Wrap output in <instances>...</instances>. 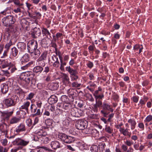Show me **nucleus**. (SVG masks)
Here are the masks:
<instances>
[{
    "label": "nucleus",
    "instance_id": "aec40b11",
    "mask_svg": "<svg viewBox=\"0 0 152 152\" xmlns=\"http://www.w3.org/2000/svg\"><path fill=\"white\" fill-rule=\"evenodd\" d=\"M61 144L58 141H52L50 143V146L54 150L61 148Z\"/></svg>",
    "mask_w": 152,
    "mask_h": 152
},
{
    "label": "nucleus",
    "instance_id": "c03bdc74",
    "mask_svg": "<svg viewBox=\"0 0 152 152\" xmlns=\"http://www.w3.org/2000/svg\"><path fill=\"white\" fill-rule=\"evenodd\" d=\"M90 150L91 152H99L98 146L95 145L91 146Z\"/></svg>",
    "mask_w": 152,
    "mask_h": 152
},
{
    "label": "nucleus",
    "instance_id": "1a4fd4ad",
    "mask_svg": "<svg viewBox=\"0 0 152 152\" xmlns=\"http://www.w3.org/2000/svg\"><path fill=\"white\" fill-rule=\"evenodd\" d=\"M83 111L82 110L76 107L75 104L70 111V114L71 115L75 117H80L83 115Z\"/></svg>",
    "mask_w": 152,
    "mask_h": 152
},
{
    "label": "nucleus",
    "instance_id": "412c9836",
    "mask_svg": "<svg viewBox=\"0 0 152 152\" xmlns=\"http://www.w3.org/2000/svg\"><path fill=\"white\" fill-rule=\"evenodd\" d=\"M8 126L5 122H3L0 125V131L6 135L7 132V128Z\"/></svg>",
    "mask_w": 152,
    "mask_h": 152
},
{
    "label": "nucleus",
    "instance_id": "20e7f679",
    "mask_svg": "<svg viewBox=\"0 0 152 152\" xmlns=\"http://www.w3.org/2000/svg\"><path fill=\"white\" fill-rule=\"evenodd\" d=\"M75 63L74 59L72 58L69 62L70 66L66 67V70L69 74L72 81H76L79 78L77 69H73L70 66H72Z\"/></svg>",
    "mask_w": 152,
    "mask_h": 152
},
{
    "label": "nucleus",
    "instance_id": "f704fd0d",
    "mask_svg": "<svg viewBox=\"0 0 152 152\" xmlns=\"http://www.w3.org/2000/svg\"><path fill=\"white\" fill-rule=\"evenodd\" d=\"M75 139L74 137L67 135L64 142L66 143H71L74 142Z\"/></svg>",
    "mask_w": 152,
    "mask_h": 152
},
{
    "label": "nucleus",
    "instance_id": "f257e3e1",
    "mask_svg": "<svg viewBox=\"0 0 152 152\" xmlns=\"http://www.w3.org/2000/svg\"><path fill=\"white\" fill-rule=\"evenodd\" d=\"M7 16L10 27L5 28L4 37L9 39L11 37L14 38L17 37L18 35L17 30L14 28L13 25L16 22L15 18L12 15H9Z\"/></svg>",
    "mask_w": 152,
    "mask_h": 152
},
{
    "label": "nucleus",
    "instance_id": "4be33fe9",
    "mask_svg": "<svg viewBox=\"0 0 152 152\" xmlns=\"http://www.w3.org/2000/svg\"><path fill=\"white\" fill-rule=\"evenodd\" d=\"M29 57L28 54L26 53L20 59V63L22 64H24L29 61Z\"/></svg>",
    "mask_w": 152,
    "mask_h": 152
},
{
    "label": "nucleus",
    "instance_id": "bb28decb",
    "mask_svg": "<svg viewBox=\"0 0 152 152\" xmlns=\"http://www.w3.org/2000/svg\"><path fill=\"white\" fill-rule=\"evenodd\" d=\"M8 69L10 70V73L11 74L15 72L17 70V69L16 66V64L14 62H11Z\"/></svg>",
    "mask_w": 152,
    "mask_h": 152
},
{
    "label": "nucleus",
    "instance_id": "6e6d98bb",
    "mask_svg": "<svg viewBox=\"0 0 152 152\" xmlns=\"http://www.w3.org/2000/svg\"><path fill=\"white\" fill-rule=\"evenodd\" d=\"M61 101L63 102H64V103L68 102L69 100V99L65 95L62 96L61 97Z\"/></svg>",
    "mask_w": 152,
    "mask_h": 152
},
{
    "label": "nucleus",
    "instance_id": "79ce46f5",
    "mask_svg": "<svg viewBox=\"0 0 152 152\" xmlns=\"http://www.w3.org/2000/svg\"><path fill=\"white\" fill-rule=\"evenodd\" d=\"M29 22L25 18H22L20 19V24L21 25L22 27L24 28L25 26L28 25Z\"/></svg>",
    "mask_w": 152,
    "mask_h": 152
},
{
    "label": "nucleus",
    "instance_id": "49530a36",
    "mask_svg": "<svg viewBox=\"0 0 152 152\" xmlns=\"http://www.w3.org/2000/svg\"><path fill=\"white\" fill-rule=\"evenodd\" d=\"M47 55L48 52L46 51H45L43 52L39 58L45 60L46 59Z\"/></svg>",
    "mask_w": 152,
    "mask_h": 152
},
{
    "label": "nucleus",
    "instance_id": "6e6552de",
    "mask_svg": "<svg viewBox=\"0 0 152 152\" xmlns=\"http://www.w3.org/2000/svg\"><path fill=\"white\" fill-rule=\"evenodd\" d=\"M28 51L33 53V52L38 48V44L36 41L31 40L28 42L27 45Z\"/></svg>",
    "mask_w": 152,
    "mask_h": 152
},
{
    "label": "nucleus",
    "instance_id": "423d86ee",
    "mask_svg": "<svg viewBox=\"0 0 152 152\" xmlns=\"http://www.w3.org/2000/svg\"><path fill=\"white\" fill-rule=\"evenodd\" d=\"M113 111L114 110L112 105L105 102L103 103L102 110H101L100 113L104 117H107L110 112L112 113Z\"/></svg>",
    "mask_w": 152,
    "mask_h": 152
},
{
    "label": "nucleus",
    "instance_id": "a211bd4d",
    "mask_svg": "<svg viewBox=\"0 0 152 152\" xmlns=\"http://www.w3.org/2000/svg\"><path fill=\"white\" fill-rule=\"evenodd\" d=\"M75 105L73 103L69 102L64 103L63 105V109L66 111V112H69Z\"/></svg>",
    "mask_w": 152,
    "mask_h": 152
},
{
    "label": "nucleus",
    "instance_id": "4d7b16f0",
    "mask_svg": "<svg viewBox=\"0 0 152 152\" xmlns=\"http://www.w3.org/2000/svg\"><path fill=\"white\" fill-rule=\"evenodd\" d=\"M94 96L96 99V102H97V99L99 100V99H102L104 97V95L103 94H102L100 95H97Z\"/></svg>",
    "mask_w": 152,
    "mask_h": 152
},
{
    "label": "nucleus",
    "instance_id": "f3484780",
    "mask_svg": "<svg viewBox=\"0 0 152 152\" xmlns=\"http://www.w3.org/2000/svg\"><path fill=\"white\" fill-rule=\"evenodd\" d=\"M61 78L62 83L65 85H68L70 83L69 76L66 73H63L62 74Z\"/></svg>",
    "mask_w": 152,
    "mask_h": 152
},
{
    "label": "nucleus",
    "instance_id": "8fccbe9b",
    "mask_svg": "<svg viewBox=\"0 0 152 152\" xmlns=\"http://www.w3.org/2000/svg\"><path fill=\"white\" fill-rule=\"evenodd\" d=\"M14 81L12 78H9L8 79V81L7 82V84H6L7 85L8 87L9 86L10 87L12 86L14 84Z\"/></svg>",
    "mask_w": 152,
    "mask_h": 152
},
{
    "label": "nucleus",
    "instance_id": "cd10ccee",
    "mask_svg": "<svg viewBox=\"0 0 152 152\" xmlns=\"http://www.w3.org/2000/svg\"><path fill=\"white\" fill-rule=\"evenodd\" d=\"M19 53L18 49L15 47H14L11 49L10 52V56L13 57H16Z\"/></svg>",
    "mask_w": 152,
    "mask_h": 152
},
{
    "label": "nucleus",
    "instance_id": "9b49d317",
    "mask_svg": "<svg viewBox=\"0 0 152 152\" xmlns=\"http://www.w3.org/2000/svg\"><path fill=\"white\" fill-rule=\"evenodd\" d=\"M26 130V128L25 125L23 123H21L16 127L14 132L15 134L17 135L20 133L25 132Z\"/></svg>",
    "mask_w": 152,
    "mask_h": 152
},
{
    "label": "nucleus",
    "instance_id": "5fc2aeb1",
    "mask_svg": "<svg viewBox=\"0 0 152 152\" xmlns=\"http://www.w3.org/2000/svg\"><path fill=\"white\" fill-rule=\"evenodd\" d=\"M101 46V49L102 50H105L107 48V45L106 43V42H102V43L99 44Z\"/></svg>",
    "mask_w": 152,
    "mask_h": 152
},
{
    "label": "nucleus",
    "instance_id": "37998d69",
    "mask_svg": "<svg viewBox=\"0 0 152 152\" xmlns=\"http://www.w3.org/2000/svg\"><path fill=\"white\" fill-rule=\"evenodd\" d=\"M39 121V118L38 117H36L35 118L34 120V122L33 124V126L31 127V128L29 129H28L27 130L26 132V134H27L29 133L31 129H32L33 127V126H34L35 124H37Z\"/></svg>",
    "mask_w": 152,
    "mask_h": 152
},
{
    "label": "nucleus",
    "instance_id": "e2e57ef3",
    "mask_svg": "<svg viewBox=\"0 0 152 152\" xmlns=\"http://www.w3.org/2000/svg\"><path fill=\"white\" fill-rule=\"evenodd\" d=\"M26 122L27 125L28 127H30L31 126L32 124L31 119L30 118L26 120Z\"/></svg>",
    "mask_w": 152,
    "mask_h": 152
},
{
    "label": "nucleus",
    "instance_id": "09e8293b",
    "mask_svg": "<svg viewBox=\"0 0 152 152\" xmlns=\"http://www.w3.org/2000/svg\"><path fill=\"white\" fill-rule=\"evenodd\" d=\"M50 45L51 46V47L55 48V51L54 52L56 54H57V50H58V49L57 48V46L56 43V42L51 41V43H50Z\"/></svg>",
    "mask_w": 152,
    "mask_h": 152
},
{
    "label": "nucleus",
    "instance_id": "f8f14e48",
    "mask_svg": "<svg viewBox=\"0 0 152 152\" xmlns=\"http://www.w3.org/2000/svg\"><path fill=\"white\" fill-rule=\"evenodd\" d=\"M13 113V111L8 112L6 111L1 112L2 120L8 121Z\"/></svg>",
    "mask_w": 152,
    "mask_h": 152
},
{
    "label": "nucleus",
    "instance_id": "338daca9",
    "mask_svg": "<svg viewBox=\"0 0 152 152\" xmlns=\"http://www.w3.org/2000/svg\"><path fill=\"white\" fill-rule=\"evenodd\" d=\"M41 114L42 113L40 112V109H38L37 110L36 113L33 115V116L34 117L36 116H39L41 115Z\"/></svg>",
    "mask_w": 152,
    "mask_h": 152
},
{
    "label": "nucleus",
    "instance_id": "7ed1b4c3",
    "mask_svg": "<svg viewBox=\"0 0 152 152\" xmlns=\"http://www.w3.org/2000/svg\"><path fill=\"white\" fill-rule=\"evenodd\" d=\"M35 74L32 72H26L22 73L20 78L21 80L20 85L24 88H26L30 83L31 80L34 78Z\"/></svg>",
    "mask_w": 152,
    "mask_h": 152
},
{
    "label": "nucleus",
    "instance_id": "c756f323",
    "mask_svg": "<svg viewBox=\"0 0 152 152\" xmlns=\"http://www.w3.org/2000/svg\"><path fill=\"white\" fill-rule=\"evenodd\" d=\"M8 17L7 16L2 18L1 20V22L3 26L7 27H10Z\"/></svg>",
    "mask_w": 152,
    "mask_h": 152
},
{
    "label": "nucleus",
    "instance_id": "b1692460",
    "mask_svg": "<svg viewBox=\"0 0 152 152\" xmlns=\"http://www.w3.org/2000/svg\"><path fill=\"white\" fill-rule=\"evenodd\" d=\"M21 119L19 117L13 116L10 120L9 123L10 124H15L20 122Z\"/></svg>",
    "mask_w": 152,
    "mask_h": 152
},
{
    "label": "nucleus",
    "instance_id": "4468645a",
    "mask_svg": "<svg viewBox=\"0 0 152 152\" xmlns=\"http://www.w3.org/2000/svg\"><path fill=\"white\" fill-rule=\"evenodd\" d=\"M30 103L29 102L27 101L25 102L20 107V112H23V114L25 115L26 112L23 111L22 110H25L27 112H28V107L30 106Z\"/></svg>",
    "mask_w": 152,
    "mask_h": 152
},
{
    "label": "nucleus",
    "instance_id": "39448f33",
    "mask_svg": "<svg viewBox=\"0 0 152 152\" xmlns=\"http://www.w3.org/2000/svg\"><path fill=\"white\" fill-rule=\"evenodd\" d=\"M19 101V98L16 95H13L10 98L5 99L3 101L7 107L15 106Z\"/></svg>",
    "mask_w": 152,
    "mask_h": 152
},
{
    "label": "nucleus",
    "instance_id": "473e14b6",
    "mask_svg": "<svg viewBox=\"0 0 152 152\" xmlns=\"http://www.w3.org/2000/svg\"><path fill=\"white\" fill-rule=\"evenodd\" d=\"M1 92L4 94H6L9 90V87L6 83L2 84L1 86Z\"/></svg>",
    "mask_w": 152,
    "mask_h": 152
},
{
    "label": "nucleus",
    "instance_id": "a18cd8bd",
    "mask_svg": "<svg viewBox=\"0 0 152 152\" xmlns=\"http://www.w3.org/2000/svg\"><path fill=\"white\" fill-rule=\"evenodd\" d=\"M105 131L110 134H112V136H113V130L112 127L110 126H106L105 129Z\"/></svg>",
    "mask_w": 152,
    "mask_h": 152
},
{
    "label": "nucleus",
    "instance_id": "0eeeda50",
    "mask_svg": "<svg viewBox=\"0 0 152 152\" xmlns=\"http://www.w3.org/2000/svg\"><path fill=\"white\" fill-rule=\"evenodd\" d=\"M88 122L86 120L79 119L76 122L75 126L76 128L79 130H84L87 128Z\"/></svg>",
    "mask_w": 152,
    "mask_h": 152
},
{
    "label": "nucleus",
    "instance_id": "3c124183",
    "mask_svg": "<svg viewBox=\"0 0 152 152\" xmlns=\"http://www.w3.org/2000/svg\"><path fill=\"white\" fill-rule=\"evenodd\" d=\"M34 63L33 61H31L28 63L26 64L24 66L21 67V69L23 70H25L28 67L30 66L31 65H32Z\"/></svg>",
    "mask_w": 152,
    "mask_h": 152
},
{
    "label": "nucleus",
    "instance_id": "5701e85b",
    "mask_svg": "<svg viewBox=\"0 0 152 152\" xmlns=\"http://www.w3.org/2000/svg\"><path fill=\"white\" fill-rule=\"evenodd\" d=\"M42 31L43 36H45L47 38L49 39L51 38V34L47 28H42Z\"/></svg>",
    "mask_w": 152,
    "mask_h": 152
},
{
    "label": "nucleus",
    "instance_id": "58836bf2",
    "mask_svg": "<svg viewBox=\"0 0 152 152\" xmlns=\"http://www.w3.org/2000/svg\"><path fill=\"white\" fill-rule=\"evenodd\" d=\"M60 69L61 71L64 70V66L66 64V62L63 61V58L60 59Z\"/></svg>",
    "mask_w": 152,
    "mask_h": 152
},
{
    "label": "nucleus",
    "instance_id": "c9c22d12",
    "mask_svg": "<svg viewBox=\"0 0 152 152\" xmlns=\"http://www.w3.org/2000/svg\"><path fill=\"white\" fill-rule=\"evenodd\" d=\"M43 70V67L38 65L34 67L33 71L34 72L36 73H40L42 72Z\"/></svg>",
    "mask_w": 152,
    "mask_h": 152
},
{
    "label": "nucleus",
    "instance_id": "2eb2a0df",
    "mask_svg": "<svg viewBox=\"0 0 152 152\" xmlns=\"http://www.w3.org/2000/svg\"><path fill=\"white\" fill-rule=\"evenodd\" d=\"M11 62L7 59L3 60L0 64V67L1 69H8Z\"/></svg>",
    "mask_w": 152,
    "mask_h": 152
},
{
    "label": "nucleus",
    "instance_id": "603ef678",
    "mask_svg": "<svg viewBox=\"0 0 152 152\" xmlns=\"http://www.w3.org/2000/svg\"><path fill=\"white\" fill-rule=\"evenodd\" d=\"M69 120L68 119H66L63 121L62 124L64 126L67 127L69 125Z\"/></svg>",
    "mask_w": 152,
    "mask_h": 152
},
{
    "label": "nucleus",
    "instance_id": "4c0bfd02",
    "mask_svg": "<svg viewBox=\"0 0 152 152\" xmlns=\"http://www.w3.org/2000/svg\"><path fill=\"white\" fill-rule=\"evenodd\" d=\"M67 135L63 133H59L58 134V137L63 142H64Z\"/></svg>",
    "mask_w": 152,
    "mask_h": 152
},
{
    "label": "nucleus",
    "instance_id": "393cba45",
    "mask_svg": "<svg viewBox=\"0 0 152 152\" xmlns=\"http://www.w3.org/2000/svg\"><path fill=\"white\" fill-rule=\"evenodd\" d=\"M58 100L57 96L54 95H51L48 100V101L49 104H52L56 103Z\"/></svg>",
    "mask_w": 152,
    "mask_h": 152
},
{
    "label": "nucleus",
    "instance_id": "13d9d810",
    "mask_svg": "<svg viewBox=\"0 0 152 152\" xmlns=\"http://www.w3.org/2000/svg\"><path fill=\"white\" fill-rule=\"evenodd\" d=\"M139 98V97L138 96H135L131 98V99L133 102H134L137 103L138 101Z\"/></svg>",
    "mask_w": 152,
    "mask_h": 152
},
{
    "label": "nucleus",
    "instance_id": "69168bd1",
    "mask_svg": "<svg viewBox=\"0 0 152 152\" xmlns=\"http://www.w3.org/2000/svg\"><path fill=\"white\" fill-rule=\"evenodd\" d=\"M97 117V115L96 114H91L88 116L89 118L91 119H96Z\"/></svg>",
    "mask_w": 152,
    "mask_h": 152
},
{
    "label": "nucleus",
    "instance_id": "052dcab7",
    "mask_svg": "<svg viewBox=\"0 0 152 152\" xmlns=\"http://www.w3.org/2000/svg\"><path fill=\"white\" fill-rule=\"evenodd\" d=\"M152 121V115H149L147 116L145 119L144 120V121L145 122H149Z\"/></svg>",
    "mask_w": 152,
    "mask_h": 152
},
{
    "label": "nucleus",
    "instance_id": "72a5a7b5",
    "mask_svg": "<svg viewBox=\"0 0 152 152\" xmlns=\"http://www.w3.org/2000/svg\"><path fill=\"white\" fill-rule=\"evenodd\" d=\"M58 83H52L49 86L50 89L52 91L57 90L58 89Z\"/></svg>",
    "mask_w": 152,
    "mask_h": 152
},
{
    "label": "nucleus",
    "instance_id": "ea45409f",
    "mask_svg": "<svg viewBox=\"0 0 152 152\" xmlns=\"http://www.w3.org/2000/svg\"><path fill=\"white\" fill-rule=\"evenodd\" d=\"M17 37H14V38H12V37H11L10 38V39H10V40L9 42V43H7L5 45V48L6 49V50H9V49L10 47V46L12 45V41L13 40L12 39H14V38H15ZM7 39H8L7 38Z\"/></svg>",
    "mask_w": 152,
    "mask_h": 152
},
{
    "label": "nucleus",
    "instance_id": "774afa93",
    "mask_svg": "<svg viewBox=\"0 0 152 152\" xmlns=\"http://www.w3.org/2000/svg\"><path fill=\"white\" fill-rule=\"evenodd\" d=\"M31 86L33 88H34V87L35 86V80L34 79V78H33L31 80Z\"/></svg>",
    "mask_w": 152,
    "mask_h": 152
},
{
    "label": "nucleus",
    "instance_id": "dca6fc26",
    "mask_svg": "<svg viewBox=\"0 0 152 152\" xmlns=\"http://www.w3.org/2000/svg\"><path fill=\"white\" fill-rule=\"evenodd\" d=\"M67 93L70 97L74 99L77 96V91L76 90L70 88L66 90Z\"/></svg>",
    "mask_w": 152,
    "mask_h": 152
},
{
    "label": "nucleus",
    "instance_id": "a19ab883",
    "mask_svg": "<svg viewBox=\"0 0 152 152\" xmlns=\"http://www.w3.org/2000/svg\"><path fill=\"white\" fill-rule=\"evenodd\" d=\"M105 147L106 145L105 143H100L98 146L99 152H104Z\"/></svg>",
    "mask_w": 152,
    "mask_h": 152
},
{
    "label": "nucleus",
    "instance_id": "680f3d73",
    "mask_svg": "<svg viewBox=\"0 0 152 152\" xmlns=\"http://www.w3.org/2000/svg\"><path fill=\"white\" fill-rule=\"evenodd\" d=\"M86 65L89 68L91 69L94 66V64L93 62L89 61L86 64Z\"/></svg>",
    "mask_w": 152,
    "mask_h": 152
},
{
    "label": "nucleus",
    "instance_id": "c85d7f7f",
    "mask_svg": "<svg viewBox=\"0 0 152 152\" xmlns=\"http://www.w3.org/2000/svg\"><path fill=\"white\" fill-rule=\"evenodd\" d=\"M128 122L129 124L131 126V129L132 130L134 129L136 127L137 124L136 121L134 118H130L127 121Z\"/></svg>",
    "mask_w": 152,
    "mask_h": 152
},
{
    "label": "nucleus",
    "instance_id": "f03ea898",
    "mask_svg": "<svg viewBox=\"0 0 152 152\" xmlns=\"http://www.w3.org/2000/svg\"><path fill=\"white\" fill-rule=\"evenodd\" d=\"M30 140L29 139L23 138L18 137L13 141L12 143L14 145L18 146V147H15L11 150V152H16L17 151L21 149L29 144Z\"/></svg>",
    "mask_w": 152,
    "mask_h": 152
},
{
    "label": "nucleus",
    "instance_id": "2f4dec72",
    "mask_svg": "<svg viewBox=\"0 0 152 152\" xmlns=\"http://www.w3.org/2000/svg\"><path fill=\"white\" fill-rule=\"evenodd\" d=\"M129 129L126 128L125 129L124 128L121 129V130L120 131V133L122 134L124 136H128L129 137H130L131 134V132L128 131Z\"/></svg>",
    "mask_w": 152,
    "mask_h": 152
},
{
    "label": "nucleus",
    "instance_id": "de8ad7c7",
    "mask_svg": "<svg viewBox=\"0 0 152 152\" xmlns=\"http://www.w3.org/2000/svg\"><path fill=\"white\" fill-rule=\"evenodd\" d=\"M44 60H45L38 58L37 60L38 65H39L38 66H41L42 67L44 66L46 64Z\"/></svg>",
    "mask_w": 152,
    "mask_h": 152
},
{
    "label": "nucleus",
    "instance_id": "e433bc0d",
    "mask_svg": "<svg viewBox=\"0 0 152 152\" xmlns=\"http://www.w3.org/2000/svg\"><path fill=\"white\" fill-rule=\"evenodd\" d=\"M79 145L80 149L82 151L88 149L87 145L84 142H79Z\"/></svg>",
    "mask_w": 152,
    "mask_h": 152
},
{
    "label": "nucleus",
    "instance_id": "ddd939ff",
    "mask_svg": "<svg viewBox=\"0 0 152 152\" xmlns=\"http://www.w3.org/2000/svg\"><path fill=\"white\" fill-rule=\"evenodd\" d=\"M52 63L53 66L55 68H58L60 65V62L56 55H53L51 57V59L49 60Z\"/></svg>",
    "mask_w": 152,
    "mask_h": 152
},
{
    "label": "nucleus",
    "instance_id": "864d4df0",
    "mask_svg": "<svg viewBox=\"0 0 152 152\" xmlns=\"http://www.w3.org/2000/svg\"><path fill=\"white\" fill-rule=\"evenodd\" d=\"M34 95L35 94L34 93L31 92L26 97V99L27 100H31L34 97Z\"/></svg>",
    "mask_w": 152,
    "mask_h": 152
},
{
    "label": "nucleus",
    "instance_id": "a878e982",
    "mask_svg": "<svg viewBox=\"0 0 152 152\" xmlns=\"http://www.w3.org/2000/svg\"><path fill=\"white\" fill-rule=\"evenodd\" d=\"M17 46L21 52H24L26 49V45L23 42H19L17 44Z\"/></svg>",
    "mask_w": 152,
    "mask_h": 152
},
{
    "label": "nucleus",
    "instance_id": "6ab92c4d",
    "mask_svg": "<svg viewBox=\"0 0 152 152\" xmlns=\"http://www.w3.org/2000/svg\"><path fill=\"white\" fill-rule=\"evenodd\" d=\"M31 34L34 38H37L41 35V31L39 28L35 27L33 29Z\"/></svg>",
    "mask_w": 152,
    "mask_h": 152
},
{
    "label": "nucleus",
    "instance_id": "bf43d9fd",
    "mask_svg": "<svg viewBox=\"0 0 152 152\" xmlns=\"http://www.w3.org/2000/svg\"><path fill=\"white\" fill-rule=\"evenodd\" d=\"M71 85L73 87L78 88L80 86L81 84L78 83L77 82H74L72 83Z\"/></svg>",
    "mask_w": 152,
    "mask_h": 152
},
{
    "label": "nucleus",
    "instance_id": "0e129e2a",
    "mask_svg": "<svg viewBox=\"0 0 152 152\" xmlns=\"http://www.w3.org/2000/svg\"><path fill=\"white\" fill-rule=\"evenodd\" d=\"M16 90L18 93L22 94L24 93V92L23 91L18 87L16 88Z\"/></svg>",
    "mask_w": 152,
    "mask_h": 152
},
{
    "label": "nucleus",
    "instance_id": "7c9ffc66",
    "mask_svg": "<svg viewBox=\"0 0 152 152\" xmlns=\"http://www.w3.org/2000/svg\"><path fill=\"white\" fill-rule=\"evenodd\" d=\"M49 141L50 139L46 135L42 136V137L40 138L39 139V140H38V141L42 143L45 144L47 143Z\"/></svg>",
    "mask_w": 152,
    "mask_h": 152
},
{
    "label": "nucleus",
    "instance_id": "9d476101",
    "mask_svg": "<svg viewBox=\"0 0 152 152\" xmlns=\"http://www.w3.org/2000/svg\"><path fill=\"white\" fill-rule=\"evenodd\" d=\"M35 135L34 136V140L37 141L42 136L47 135L46 132L43 129H39L35 132Z\"/></svg>",
    "mask_w": 152,
    "mask_h": 152
}]
</instances>
